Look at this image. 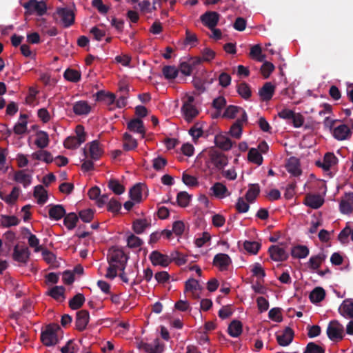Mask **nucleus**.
<instances>
[{
  "mask_svg": "<svg viewBox=\"0 0 353 353\" xmlns=\"http://www.w3.org/2000/svg\"><path fill=\"white\" fill-rule=\"evenodd\" d=\"M63 337V332L57 324H50L41 332V341L46 346L57 345Z\"/></svg>",
  "mask_w": 353,
  "mask_h": 353,
  "instance_id": "nucleus-1",
  "label": "nucleus"
},
{
  "mask_svg": "<svg viewBox=\"0 0 353 353\" xmlns=\"http://www.w3.org/2000/svg\"><path fill=\"white\" fill-rule=\"evenodd\" d=\"M96 99L103 103L110 110H113L117 108H121L125 105V99L116 100V97L113 93L105 90L97 92Z\"/></svg>",
  "mask_w": 353,
  "mask_h": 353,
  "instance_id": "nucleus-2",
  "label": "nucleus"
},
{
  "mask_svg": "<svg viewBox=\"0 0 353 353\" xmlns=\"http://www.w3.org/2000/svg\"><path fill=\"white\" fill-rule=\"evenodd\" d=\"M182 101V113L185 120L190 121L199 114V110L194 103V97L192 94H185Z\"/></svg>",
  "mask_w": 353,
  "mask_h": 353,
  "instance_id": "nucleus-3",
  "label": "nucleus"
},
{
  "mask_svg": "<svg viewBox=\"0 0 353 353\" xmlns=\"http://www.w3.org/2000/svg\"><path fill=\"white\" fill-rule=\"evenodd\" d=\"M76 136L68 137L64 141V146L68 149H75L86 140V133L81 125H78L75 128Z\"/></svg>",
  "mask_w": 353,
  "mask_h": 353,
  "instance_id": "nucleus-4",
  "label": "nucleus"
},
{
  "mask_svg": "<svg viewBox=\"0 0 353 353\" xmlns=\"http://www.w3.org/2000/svg\"><path fill=\"white\" fill-rule=\"evenodd\" d=\"M137 347L145 353H162L165 345L159 339H155L151 342L141 341L138 343Z\"/></svg>",
  "mask_w": 353,
  "mask_h": 353,
  "instance_id": "nucleus-5",
  "label": "nucleus"
},
{
  "mask_svg": "<svg viewBox=\"0 0 353 353\" xmlns=\"http://www.w3.org/2000/svg\"><path fill=\"white\" fill-rule=\"evenodd\" d=\"M327 334L333 341H340L344 337V328L338 321H332L327 328Z\"/></svg>",
  "mask_w": 353,
  "mask_h": 353,
  "instance_id": "nucleus-6",
  "label": "nucleus"
},
{
  "mask_svg": "<svg viewBox=\"0 0 353 353\" xmlns=\"http://www.w3.org/2000/svg\"><path fill=\"white\" fill-rule=\"evenodd\" d=\"M203 288L199 281L194 279H190L185 283L184 293L192 299L200 298Z\"/></svg>",
  "mask_w": 353,
  "mask_h": 353,
  "instance_id": "nucleus-7",
  "label": "nucleus"
},
{
  "mask_svg": "<svg viewBox=\"0 0 353 353\" xmlns=\"http://www.w3.org/2000/svg\"><path fill=\"white\" fill-rule=\"evenodd\" d=\"M149 259L153 265L161 268H166L172 262L170 256L158 250L152 251L149 256Z\"/></svg>",
  "mask_w": 353,
  "mask_h": 353,
  "instance_id": "nucleus-8",
  "label": "nucleus"
},
{
  "mask_svg": "<svg viewBox=\"0 0 353 353\" xmlns=\"http://www.w3.org/2000/svg\"><path fill=\"white\" fill-rule=\"evenodd\" d=\"M108 260V263H116L119 267L125 268L127 256L121 249L113 247L109 250Z\"/></svg>",
  "mask_w": 353,
  "mask_h": 353,
  "instance_id": "nucleus-9",
  "label": "nucleus"
},
{
  "mask_svg": "<svg viewBox=\"0 0 353 353\" xmlns=\"http://www.w3.org/2000/svg\"><path fill=\"white\" fill-rule=\"evenodd\" d=\"M26 9V13L31 14L36 12L38 15H43L46 11V5L44 1H37V0H30L23 4Z\"/></svg>",
  "mask_w": 353,
  "mask_h": 353,
  "instance_id": "nucleus-10",
  "label": "nucleus"
},
{
  "mask_svg": "<svg viewBox=\"0 0 353 353\" xmlns=\"http://www.w3.org/2000/svg\"><path fill=\"white\" fill-rule=\"evenodd\" d=\"M130 197L134 203H140L147 196V188L143 184H137L130 190Z\"/></svg>",
  "mask_w": 353,
  "mask_h": 353,
  "instance_id": "nucleus-11",
  "label": "nucleus"
},
{
  "mask_svg": "<svg viewBox=\"0 0 353 353\" xmlns=\"http://www.w3.org/2000/svg\"><path fill=\"white\" fill-rule=\"evenodd\" d=\"M84 152L88 157L98 159L102 156L103 150L98 141H94L86 145L84 148Z\"/></svg>",
  "mask_w": 353,
  "mask_h": 353,
  "instance_id": "nucleus-12",
  "label": "nucleus"
},
{
  "mask_svg": "<svg viewBox=\"0 0 353 353\" xmlns=\"http://www.w3.org/2000/svg\"><path fill=\"white\" fill-rule=\"evenodd\" d=\"M210 157V160L219 168H222L228 164L227 157L221 153L217 152L214 148H209L204 151Z\"/></svg>",
  "mask_w": 353,
  "mask_h": 353,
  "instance_id": "nucleus-13",
  "label": "nucleus"
},
{
  "mask_svg": "<svg viewBox=\"0 0 353 353\" xmlns=\"http://www.w3.org/2000/svg\"><path fill=\"white\" fill-rule=\"evenodd\" d=\"M201 63V59L198 57H190L185 61H183L179 65L180 72L185 75L190 76L192 74L193 68Z\"/></svg>",
  "mask_w": 353,
  "mask_h": 353,
  "instance_id": "nucleus-14",
  "label": "nucleus"
},
{
  "mask_svg": "<svg viewBox=\"0 0 353 353\" xmlns=\"http://www.w3.org/2000/svg\"><path fill=\"white\" fill-rule=\"evenodd\" d=\"M31 161L34 162V165L39 164V161L46 163H50L53 161V157L51 153L47 150L41 149L34 152L30 155Z\"/></svg>",
  "mask_w": 353,
  "mask_h": 353,
  "instance_id": "nucleus-15",
  "label": "nucleus"
},
{
  "mask_svg": "<svg viewBox=\"0 0 353 353\" xmlns=\"http://www.w3.org/2000/svg\"><path fill=\"white\" fill-rule=\"evenodd\" d=\"M220 15L216 12L209 11L205 12L200 17L202 23L208 28H213L216 26L219 21Z\"/></svg>",
  "mask_w": 353,
  "mask_h": 353,
  "instance_id": "nucleus-16",
  "label": "nucleus"
},
{
  "mask_svg": "<svg viewBox=\"0 0 353 353\" xmlns=\"http://www.w3.org/2000/svg\"><path fill=\"white\" fill-rule=\"evenodd\" d=\"M268 252L270 258L274 261H283L286 260L288 256L285 249L279 245L270 246Z\"/></svg>",
  "mask_w": 353,
  "mask_h": 353,
  "instance_id": "nucleus-17",
  "label": "nucleus"
},
{
  "mask_svg": "<svg viewBox=\"0 0 353 353\" xmlns=\"http://www.w3.org/2000/svg\"><path fill=\"white\" fill-rule=\"evenodd\" d=\"M324 203V199L318 194H307L305 196L303 203L312 208L318 209L323 205Z\"/></svg>",
  "mask_w": 353,
  "mask_h": 353,
  "instance_id": "nucleus-18",
  "label": "nucleus"
},
{
  "mask_svg": "<svg viewBox=\"0 0 353 353\" xmlns=\"http://www.w3.org/2000/svg\"><path fill=\"white\" fill-rule=\"evenodd\" d=\"M100 194L101 190L97 186L91 188L88 192L89 198L92 200H95L96 204L99 207H102L108 202V196L106 194L101 196Z\"/></svg>",
  "mask_w": 353,
  "mask_h": 353,
  "instance_id": "nucleus-19",
  "label": "nucleus"
},
{
  "mask_svg": "<svg viewBox=\"0 0 353 353\" xmlns=\"http://www.w3.org/2000/svg\"><path fill=\"white\" fill-rule=\"evenodd\" d=\"M293 337L294 332L289 327H286L283 331L279 332L276 334L277 342L281 346L288 345L292 341Z\"/></svg>",
  "mask_w": 353,
  "mask_h": 353,
  "instance_id": "nucleus-20",
  "label": "nucleus"
},
{
  "mask_svg": "<svg viewBox=\"0 0 353 353\" xmlns=\"http://www.w3.org/2000/svg\"><path fill=\"white\" fill-rule=\"evenodd\" d=\"M248 118L237 119L230 127L229 133L230 136L236 139H240L242 136L243 125L246 123Z\"/></svg>",
  "mask_w": 353,
  "mask_h": 353,
  "instance_id": "nucleus-21",
  "label": "nucleus"
},
{
  "mask_svg": "<svg viewBox=\"0 0 353 353\" xmlns=\"http://www.w3.org/2000/svg\"><path fill=\"white\" fill-rule=\"evenodd\" d=\"M238 116H239L238 119H243L244 117L248 118L245 111L243 108L234 105L228 106L223 113L224 117L230 119H234Z\"/></svg>",
  "mask_w": 353,
  "mask_h": 353,
  "instance_id": "nucleus-22",
  "label": "nucleus"
},
{
  "mask_svg": "<svg viewBox=\"0 0 353 353\" xmlns=\"http://www.w3.org/2000/svg\"><path fill=\"white\" fill-rule=\"evenodd\" d=\"M339 312L345 318H353V299H345L339 307Z\"/></svg>",
  "mask_w": 353,
  "mask_h": 353,
  "instance_id": "nucleus-23",
  "label": "nucleus"
},
{
  "mask_svg": "<svg viewBox=\"0 0 353 353\" xmlns=\"http://www.w3.org/2000/svg\"><path fill=\"white\" fill-rule=\"evenodd\" d=\"M214 142L217 147L228 150L232 146V143L228 135L225 133L221 132L217 134L214 137Z\"/></svg>",
  "mask_w": 353,
  "mask_h": 353,
  "instance_id": "nucleus-24",
  "label": "nucleus"
},
{
  "mask_svg": "<svg viewBox=\"0 0 353 353\" xmlns=\"http://www.w3.org/2000/svg\"><path fill=\"white\" fill-rule=\"evenodd\" d=\"M212 194L219 199H223L230 195L227 187L220 182L215 183L210 188Z\"/></svg>",
  "mask_w": 353,
  "mask_h": 353,
  "instance_id": "nucleus-25",
  "label": "nucleus"
},
{
  "mask_svg": "<svg viewBox=\"0 0 353 353\" xmlns=\"http://www.w3.org/2000/svg\"><path fill=\"white\" fill-rule=\"evenodd\" d=\"M276 87L271 82L265 83L259 90V95L262 101H270L275 92Z\"/></svg>",
  "mask_w": 353,
  "mask_h": 353,
  "instance_id": "nucleus-26",
  "label": "nucleus"
},
{
  "mask_svg": "<svg viewBox=\"0 0 353 353\" xmlns=\"http://www.w3.org/2000/svg\"><path fill=\"white\" fill-rule=\"evenodd\" d=\"M325 258L326 256L324 254H319L317 255L312 256L307 261V265L311 270L319 273V269L324 263Z\"/></svg>",
  "mask_w": 353,
  "mask_h": 353,
  "instance_id": "nucleus-27",
  "label": "nucleus"
},
{
  "mask_svg": "<svg viewBox=\"0 0 353 353\" xmlns=\"http://www.w3.org/2000/svg\"><path fill=\"white\" fill-rule=\"evenodd\" d=\"M286 169L288 172L294 176H298L302 173L299 159L296 157H290L288 159L286 163Z\"/></svg>",
  "mask_w": 353,
  "mask_h": 353,
  "instance_id": "nucleus-28",
  "label": "nucleus"
},
{
  "mask_svg": "<svg viewBox=\"0 0 353 353\" xmlns=\"http://www.w3.org/2000/svg\"><path fill=\"white\" fill-rule=\"evenodd\" d=\"M13 130L16 134L19 135L26 133L28 130V116L26 114H20L19 121L14 125Z\"/></svg>",
  "mask_w": 353,
  "mask_h": 353,
  "instance_id": "nucleus-29",
  "label": "nucleus"
},
{
  "mask_svg": "<svg viewBox=\"0 0 353 353\" xmlns=\"http://www.w3.org/2000/svg\"><path fill=\"white\" fill-rule=\"evenodd\" d=\"M337 163V159L332 153L325 154L323 161H317L316 165L322 168L324 170H329Z\"/></svg>",
  "mask_w": 353,
  "mask_h": 353,
  "instance_id": "nucleus-30",
  "label": "nucleus"
},
{
  "mask_svg": "<svg viewBox=\"0 0 353 353\" xmlns=\"http://www.w3.org/2000/svg\"><path fill=\"white\" fill-rule=\"evenodd\" d=\"M30 256V252L27 248L15 246L13 258L15 261L26 263Z\"/></svg>",
  "mask_w": 353,
  "mask_h": 353,
  "instance_id": "nucleus-31",
  "label": "nucleus"
},
{
  "mask_svg": "<svg viewBox=\"0 0 353 353\" xmlns=\"http://www.w3.org/2000/svg\"><path fill=\"white\" fill-rule=\"evenodd\" d=\"M57 14L61 18L65 27H68L74 23V14L71 10L61 8L57 10Z\"/></svg>",
  "mask_w": 353,
  "mask_h": 353,
  "instance_id": "nucleus-32",
  "label": "nucleus"
},
{
  "mask_svg": "<svg viewBox=\"0 0 353 353\" xmlns=\"http://www.w3.org/2000/svg\"><path fill=\"white\" fill-rule=\"evenodd\" d=\"M90 319L89 313L86 310H81L77 313L76 326L77 328L82 331L85 329Z\"/></svg>",
  "mask_w": 353,
  "mask_h": 353,
  "instance_id": "nucleus-33",
  "label": "nucleus"
},
{
  "mask_svg": "<svg viewBox=\"0 0 353 353\" xmlns=\"http://www.w3.org/2000/svg\"><path fill=\"white\" fill-rule=\"evenodd\" d=\"M350 128L344 124L340 125L333 130V135L338 140H345L350 137Z\"/></svg>",
  "mask_w": 353,
  "mask_h": 353,
  "instance_id": "nucleus-34",
  "label": "nucleus"
},
{
  "mask_svg": "<svg viewBox=\"0 0 353 353\" xmlns=\"http://www.w3.org/2000/svg\"><path fill=\"white\" fill-rule=\"evenodd\" d=\"M231 261L228 255L225 254H216L213 261L214 265L217 267L219 270H225L230 265Z\"/></svg>",
  "mask_w": 353,
  "mask_h": 353,
  "instance_id": "nucleus-35",
  "label": "nucleus"
},
{
  "mask_svg": "<svg viewBox=\"0 0 353 353\" xmlns=\"http://www.w3.org/2000/svg\"><path fill=\"white\" fill-rule=\"evenodd\" d=\"M91 110L92 106L86 101H77L73 105V111L78 115L87 114Z\"/></svg>",
  "mask_w": 353,
  "mask_h": 353,
  "instance_id": "nucleus-36",
  "label": "nucleus"
},
{
  "mask_svg": "<svg viewBox=\"0 0 353 353\" xmlns=\"http://www.w3.org/2000/svg\"><path fill=\"white\" fill-rule=\"evenodd\" d=\"M50 143L49 136L47 132L44 131H39L36 133V139L34 144L40 149L46 148L48 146Z\"/></svg>",
  "mask_w": 353,
  "mask_h": 353,
  "instance_id": "nucleus-37",
  "label": "nucleus"
},
{
  "mask_svg": "<svg viewBox=\"0 0 353 353\" xmlns=\"http://www.w3.org/2000/svg\"><path fill=\"white\" fill-rule=\"evenodd\" d=\"M47 294L58 302H63L65 299V288L62 286H55L48 290Z\"/></svg>",
  "mask_w": 353,
  "mask_h": 353,
  "instance_id": "nucleus-38",
  "label": "nucleus"
},
{
  "mask_svg": "<svg viewBox=\"0 0 353 353\" xmlns=\"http://www.w3.org/2000/svg\"><path fill=\"white\" fill-rule=\"evenodd\" d=\"M34 196L38 204L43 205L48 200V192L42 185H37L34 188Z\"/></svg>",
  "mask_w": 353,
  "mask_h": 353,
  "instance_id": "nucleus-39",
  "label": "nucleus"
},
{
  "mask_svg": "<svg viewBox=\"0 0 353 353\" xmlns=\"http://www.w3.org/2000/svg\"><path fill=\"white\" fill-rule=\"evenodd\" d=\"M48 213L51 219L59 220L65 214V210L62 205H56L49 206Z\"/></svg>",
  "mask_w": 353,
  "mask_h": 353,
  "instance_id": "nucleus-40",
  "label": "nucleus"
},
{
  "mask_svg": "<svg viewBox=\"0 0 353 353\" xmlns=\"http://www.w3.org/2000/svg\"><path fill=\"white\" fill-rule=\"evenodd\" d=\"M250 272H252V276L256 278L259 284L263 282L265 272L264 268L260 263H255L252 265L250 266Z\"/></svg>",
  "mask_w": 353,
  "mask_h": 353,
  "instance_id": "nucleus-41",
  "label": "nucleus"
},
{
  "mask_svg": "<svg viewBox=\"0 0 353 353\" xmlns=\"http://www.w3.org/2000/svg\"><path fill=\"white\" fill-rule=\"evenodd\" d=\"M128 128L134 132H137L142 134V137H144L145 131L143 126V121L139 119H134L131 120L128 123Z\"/></svg>",
  "mask_w": 353,
  "mask_h": 353,
  "instance_id": "nucleus-42",
  "label": "nucleus"
},
{
  "mask_svg": "<svg viewBox=\"0 0 353 353\" xmlns=\"http://www.w3.org/2000/svg\"><path fill=\"white\" fill-rule=\"evenodd\" d=\"M19 196V189L14 188L9 194H5L3 192L0 191V197L2 200L8 204L14 203Z\"/></svg>",
  "mask_w": 353,
  "mask_h": 353,
  "instance_id": "nucleus-43",
  "label": "nucleus"
},
{
  "mask_svg": "<svg viewBox=\"0 0 353 353\" xmlns=\"http://www.w3.org/2000/svg\"><path fill=\"white\" fill-rule=\"evenodd\" d=\"M309 249L305 245L294 246L291 251L292 256L296 259H303L308 256Z\"/></svg>",
  "mask_w": 353,
  "mask_h": 353,
  "instance_id": "nucleus-44",
  "label": "nucleus"
},
{
  "mask_svg": "<svg viewBox=\"0 0 353 353\" xmlns=\"http://www.w3.org/2000/svg\"><path fill=\"white\" fill-rule=\"evenodd\" d=\"M243 325L239 321H232L228 326V333L232 337H238L242 333Z\"/></svg>",
  "mask_w": 353,
  "mask_h": 353,
  "instance_id": "nucleus-45",
  "label": "nucleus"
},
{
  "mask_svg": "<svg viewBox=\"0 0 353 353\" xmlns=\"http://www.w3.org/2000/svg\"><path fill=\"white\" fill-rule=\"evenodd\" d=\"M14 179L23 184L24 186H27L31 183V176L27 174L24 170H20L17 172L14 175Z\"/></svg>",
  "mask_w": 353,
  "mask_h": 353,
  "instance_id": "nucleus-46",
  "label": "nucleus"
},
{
  "mask_svg": "<svg viewBox=\"0 0 353 353\" xmlns=\"http://www.w3.org/2000/svg\"><path fill=\"white\" fill-rule=\"evenodd\" d=\"M123 148L126 150H132L135 149L137 145V141L128 133H125L123 137Z\"/></svg>",
  "mask_w": 353,
  "mask_h": 353,
  "instance_id": "nucleus-47",
  "label": "nucleus"
},
{
  "mask_svg": "<svg viewBox=\"0 0 353 353\" xmlns=\"http://www.w3.org/2000/svg\"><path fill=\"white\" fill-rule=\"evenodd\" d=\"M260 192L259 186L257 184L250 185L248 192L245 194V199L248 202H253L258 196Z\"/></svg>",
  "mask_w": 353,
  "mask_h": 353,
  "instance_id": "nucleus-48",
  "label": "nucleus"
},
{
  "mask_svg": "<svg viewBox=\"0 0 353 353\" xmlns=\"http://www.w3.org/2000/svg\"><path fill=\"white\" fill-rule=\"evenodd\" d=\"M249 161L256 165H261L263 163V157L259 151L256 148H251L248 154Z\"/></svg>",
  "mask_w": 353,
  "mask_h": 353,
  "instance_id": "nucleus-49",
  "label": "nucleus"
},
{
  "mask_svg": "<svg viewBox=\"0 0 353 353\" xmlns=\"http://www.w3.org/2000/svg\"><path fill=\"white\" fill-rule=\"evenodd\" d=\"M350 236L351 240L353 241V228L351 229L350 225H347L339 234V240L342 243H347L349 242Z\"/></svg>",
  "mask_w": 353,
  "mask_h": 353,
  "instance_id": "nucleus-50",
  "label": "nucleus"
},
{
  "mask_svg": "<svg viewBox=\"0 0 353 353\" xmlns=\"http://www.w3.org/2000/svg\"><path fill=\"white\" fill-rule=\"evenodd\" d=\"M325 290L321 288H316L310 294V299L312 303H319L325 298Z\"/></svg>",
  "mask_w": 353,
  "mask_h": 353,
  "instance_id": "nucleus-51",
  "label": "nucleus"
},
{
  "mask_svg": "<svg viewBox=\"0 0 353 353\" xmlns=\"http://www.w3.org/2000/svg\"><path fill=\"white\" fill-rule=\"evenodd\" d=\"M243 248L248 253L256 254L261 248V244L257 241H245L243 243Z\"/></svg>",
  "mask_w": 353,
  "mask_h": 353,
  "instance_id": "nucleus-52",
  "label": "nucleus"
},
{
  "mask_svg": "<svg viewBox=\"0 0 353 353\" xmlns=\"http://www.w3.org/2000/svg\"><path fill=\"white\" fill-rule=\"evenodd\" d=\"M191 195L186 192H180L176 196L178 205L181 208L187 207L191 201Z\"/></svg>",
  "mask_w": 353,
  "mask_h": 353,
  "instance_id": "nucleus-53",
  "label": "nucleus"
},
{
  "mask_svg": "<svg viewBox=\"0 0 353 353\" xmlns=\"http://www.w3.org/2000/svg\"><path fill=\"white\" fill-rule=\"evenodd\" d=\"M19 223V219L15 216L4 215L1 217V224L3 227H11L17 225Z\"/></svg>",
  "mask_w": 353,
  "mask_h": 353,
  "instance_id": "nucleus-54",
  "label": "nucleus"
},
{
  "mask_svg": "<svg viewBox=\"0 0 353 353\" xmlns=\"http://www.w3.org/2000/svg\"><path fill=\"white\" fill-rule=\"evenodd\" d=\"M63 75L65 79L72 82H77L81 79V72L74 69H67Z\"/></svg>",
  "mask_w": 353,
  "mask_h": 353,
  "instance_id": "nucleus-55",
  "label": "nucleus"
},
{
  "mask_svg": "<svg viewBox=\"0 0 353 353\" xmlns=\"http://www.w3.org/2000/svg\"><path fill=\"white\" fill-rule=\"evenodd\" d=\"M78 221V216L75 213H70L64 218V225L68 230L73 229Z\"/></svg>",
  "mask_w": 353,
  "mask_h": 353,
  "instance_id": "nucleus-56",
  "label": "nucleus"
},
{
  "mask_svg": "<svg viewBox=\"0 0 353 353\" xmlns=\"http://www.w3.org/2000/svg\"><path fill=\"white\" fill-rule=\"evenodd\" d=\"M85 301V298L82 294H77L69 302V306L72 310H77L81 307Z\"/></svg>",
  "mask_w": 353,
  "mask_h": 353,
  "instance_id": "nucleus-57",
  "label": "nucleus"
},
{
  "mask_svg": "<svg viewBox=\"0 0 353 353\" xmlns=\"http://www.w3.org/2000/svg\"><path fill=\"white\" fill-rule=\"evenodd\" d=\"M164 77L168 79H173L176 77L179 70L174 66L166 65L162 69Z\"/></svg>",
  "mask_w": 353,
  "mask_h": 353,
  "instance_id": "nucleus-58",
  "label": "nucleus"
},
{
  "mask_svg": "<svg viewBox=\"0 0 353 353\" xmlns=\"http://www.w3.org/2000/svg\"><path fill=\"white\" fill-rule=\"evenodd\" d=\"M123 267H119V265L113 263H109L105 276L108 279H114L117 275L118 271L123 270Z\"/></svg>",
  "mask_w": 353,
  "mask_h": 353,
  "instance_id": "nucleus-59",
  "label": "nucleus"
},
{
  "mask_svg": "<svg viewBox=\"0 0 353 353\" xmlns=\"http://www.w3.org/2000/svg\"><path fill=\"white\" fill-rule=\"evenodd\" d=\"M108 188L116 194H121L125 192V187L117 180H110Z\"/></svg>",
  "mask_w": 353,
  "mask_h": 353,
  "instance_id": "nucleus-60",
  "label": "nucleus"
},
{
  "mask_svg": "<svg viewBox=\"0 0 353 353\" xmlns=\"http://www.w3.org/2000/svg\"><path fill=\"white\" fill-rule=\"evenodd\" d=\"M211 240V235L208 232H203L200 236L196 237L194 243L196 247L201 248Z\"/></svg>",
  "mask_w": 353,
  "mask_h": 353,
  "instance_id": "nucleus-61",
  "label": "nucleus"
},
{
  "mask_svg": "<svg viewBox=\"0 0 353 353\" xmlns=\"http://www.w3.org/2000/svg\"><path fill=\"white\" fill-rule=\"evenodd\" d=\"M274 65L269 62L265 61L264 63L261 65V73L264 79H268L271 73L274 70Z\"/></svg>",
  "mask_w": 353,
  "mask_h": 353,
  "instance_id": "nucleus-62",
  "label": "nucleus"
},
{
  "mask_svg": "<svg viewBox=\"0 0 353 353\" xmlns=\"http://www.w3.org/2000/svg\"><path fill=\"white\" fill-rule=\"evenodd\" d=\"M127 244L130 248H138L143 244V241L139 237L130 234L127 238Z\"/></svg>",
  "mask_w": 353,
  "mask_h": 353,
  "instance_id": "nucleus-63",
  "label": "nucleus"
},
{
  "mask_svg": "<svg viewBox=\"0 0 353 353\" xmlns=\"http://www.w3.org/2000/svg\"><path fill=\"white\" fill-rule=\"evenodd\" d=\"M325 349L323 346L319 345L315 343H309L303 353H324Z\"/></svg>",
  "mask_w": 353,
  "mask_h": 353,
  "instance_id": "nucleus-64",
  "label": "nucleus"
}]
</instances>
